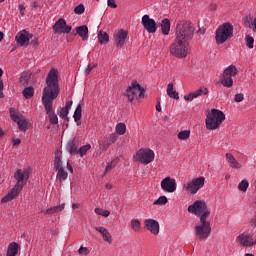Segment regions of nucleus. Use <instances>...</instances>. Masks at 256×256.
<instances>
[{
    "mask_svg": "<svg viewBox=\"0 0 256 256\" xmlns=\"http://www.w3.org/2000/svg\"><path fill=\"white\" fill-rule=\"evenodd\" d=\"M167 95L171 98V99H176L179 100V92L175 91V89L173 88V83H169L167 86Z\"/></svg>",
    "mask_w": 256,
    "mask_h": 256,
    "instance_id": "c756f323",
    "label": "nucleus"
},
{
    "mask_svg": "<svg viewBox=\"0 0 256 256\" xmlns=\"http://www.w3.org/2000/svg\"><path fill=\"white\" fill-rule=\"evenodd\" d=\"M76 35H79L82 41H87L89 39V28L87 25L76 27Z\"/></svg>",
    "mask_w": 256,
    "mask_h": 256,
    "instance_id": "b1692460",
    "label": "nucleus"
},
{
    "mask_svg": "<svg viewBox=\"0 0 256 256\" xmlns=\"http://www.w3.org/2000/svg\"><path fill=\"white\" fill-rule=\"evenodd\" d=\"M107 5H108V7H111L112 9H117V4L115 3V0H108Z\"/></svg>",
    "mask_w": 256,
    "mask_h": 256,
    "instance_id": "603ef678",
    "label": "nucleus"
},
{
    "mask_svg": "<svg viewBox=\"0 0 256 256\" xmlns=\"http://www.w3.org/2000/svg\"><path fill=\"white\" fill-rule=\"evenodd\" d=\"M204 186H205V178L198 177V178H194L191 181L185 183L183 185V189H184V191L191 193V195H196V193L200 189H203Z\"/></svg>",
    "mask_w": 256,
    "mask_h": 256,
    "instance_id": "f8f14e48",
    "label": "nucleus"
},
{
    "mask_svg": "<svg viewBox=\"0 0 256 256\" xmlns=\"http://www.w3.org/2000/svg\"><path fill=\"white\" fill-rule=\"evenodd\" d=\"M235 75H237V68L231 65L224 70L220 83H222L224 87H233V77H235Z\"/></svg>",
    "mask_w": 256,
    "mask_h": 256,
    "instance_id": "ddd939ff",
    "label": "nucleus"
},
{
    "mask_svg": "<svg viewBox=\"0 0 256 256\" xmlns=\"http://www.w3.org/2000/svg\"><path fill=\"white\" fill-rule=\"evenodd\" d=\"M237 241L242 247H253V245H256V237H253L251 234H240L237 237Z\"/></svg>",
    "mask_w": 256,
    "mask_h": 256,
    "instance_id": "f3484780",
    "label": "nucleus"
},
{
    "mask_svg": "<svg viewBox=\"0 0 256 256\" xmlns=\"http://www.w3.org/2000/svg\"><path fill=\"white\" fill-rule=\"evenodd\" d=\"M127 35H128L127 31L125 30H120L114 35V39L117 47H123V45H125Z\"/></svg>",
    "mask_w": 256,
    "mask_h": 256,
    "instance_id": "5701e85b",
    "label": "nucleus"
},
{
    "mask_svg": "<svg viewBox=\"0 0 256 256\" xmlns=\"http://www.w3.org/2000/svg\"><path fill=\"white\" fill-rule=\"evenodd\" d=\"M13 145H14V147L17 145H21V139H19V138L13 139Z\"/></svg>",
    "mask_w": 256,
    "mask_h": 256,
    "instance_id": "13d9d810",
    "label": "nucleus"
},
{
    "mask_svg": "<svg viewBox=\"0 0 256 256\" xmlns=\"http://www.w3.org/2000/svg\"><path fill=\"white\" fill-rule=\"evenodd\" d=\"M58 71L52 68L46 77V87L42 94V103L45 107V111L48 114L49 121L52 125L59 123V118L56 116L53 110V100L59 97L61 89L59 88Z\"/></svg>",
    "mask_w": 256,
    "mask_h": 256,
    "instance_id": "f257e3e1",
    "label": "nucleus"
},
{
    "mask_svg": "<svg viewBox=\"0 0 256 256\" xmlns=\"http://www.w3.org/2000/svg\"><path fill=\"white\" fill-rule=\"evenodd\" d=\"M119 139V135L117 133L110 134L107 138V144L111 147L113 143H115Z\"/></svg>",
    "mask_w": 256,
    "mask_h": 256,
    "instance_id": "4c0bfd02",
    "label": "nucleus"
},
{
    "mask_svg": "<svg viewBox=\"0 0 256 256\" xmlns=\"http://www.w3.org/2000/svg\"><path fill=\"white\" fill-rule=\"evenodd\" d=\"M188 213H193L200 217V219H207L211 215V211L207 208V203L202 200H196L188 207Z\"/></svg>",
    "mask_w": 256,
    "mask_h": 256,
    "instance_id": "0eeeda50",
    "label": "nucleus"
},
{
    "mask_svg": "<svg viewBox=\"0 0 256 256\" xmlns=\"http://www.w3.org/2000/svg\"><path fill=\"white\" fill-rule=\"evenodd\" d=\"M54 207V213H61V211H63V209H65V203L57 205V206H53Z\"/></svg>",
    "mask_w": 256,
    "mask_h": 256,
    "instance_id": "8fccbe9b",
    "label": "nucleus"
},
{
    "mask_svg": "<svg viewBox=\"0 0 256 256\" xmlns=\"http://www.w3.org/2000/svg\"><path fill=\"white\" fill-rule=\"evenodd\" d=\"M95 213L96 215H101L102 217H109V215H111L109 210H103L101 208H96Z\"/></svg>",
    "mask_w": 256,
    "mask_h": 256,
    "instance_id": "ea45409f",
    "label": "nucleus"
},
{
    "mask_svg": "<svg viewBox=\"0 0 256 256\" xmlns=\"http://www.w3.org/2000/svg\"><path fill=\"white\" fill-rule=\"evenodd\" d=\"M95 67H97V64H93V65L89 64L85 70L86 75H89V73H91V71H93V69H95Z\"/></svg>",
    "mask_w": 256,
    "mask_h": 256,
    "instance_id": "3c124183",
    "label": "nucleus"
},
{
    "mask_svg": "<svg viewBox=\"0 0 256 256\" xmlns=\"http://www.w3.org/2000/svg\"><path fill=\"white\" fill-rule=\"evenodd\" d=\"M167 196H160L153 205H167Z\"/></svg>",
    "mask_w": 256,
    "mask_h": 256,
    "instance_id": "a19ab883",
    "label": "nucleus"
},
{
    "mask_svg": "<svg viewBox=\"0 0 256 256\" xmlns=\"http://www.w3.org/2000/svg\"><path fill=\"white\" fill-rule=\"evenodd\" d=\"M82 113L83 109L81 108V104H78L73 115L75 123H79V121H81Z\"/></svg>",
    "mask_w": 256,
    "mask_h": 256,
    "instance_id": "72a5a7b5",
    "label": "nucleus"
},
{
    "mask_svg": "<svg viewBox=\"0 0 256 256\" xmlns=\"http://www.w3.org/2000/svg\"><path fill=\"white\" fill-rule=\"evenodd\" d=\"M4 37H5V34L0 31V41H3Z\"/></svg>",
    "mask_w": 256,
    "mask_h": 256,
    "instance_id": "e2e57ef3",
    "label": "nucleus"
},
{
    "mask_svg": "<svg viewBox=\"0 0 256 256\" xmlns=\"http://www.w3.org/2000/svg\"><path fill=\"white\" fill-rule=\"evenodd\" d=\"M74 13L76 15H83L85 13V6L83 4H79L74 8Z\"/></svg>",
    "mask_w": 256,
    "mask_h": 256,
    "instance_id": "79ce46f5",
    "label": "nucleus"
},
{
    "mask_svg": "<svg viewBox=\"0 0 256 256\" xmlns=\"http://www.w3.org/2000/svg\"><path fill=\"white\" fill-rule=\"evenodd\" d=\"M22 95H23V97H25V99H31V97H33V95H35V89L31 86L26 87L22 91Z\"/></svg>",
    "mask_w": 256,
    "mask_h": 256,
    "instance_id": "2f4dec72",
    "label": "nucleus"
},
{
    "mask_svg": "<svg viewBox=\"0 0 256 256\" xmlns=\"http://www.w3.org/2000/svg\"><path fill=\"white\" fill-rule=\"evenodd\" d=\"M201 95H209V89H207L205 86H202L198 90L185 95L184 99L185 101H193V99H197V97H201Z\"/></svg>",
    "mask_w": 256,
    "mask_h": 256,
    "instance_id": "aec40b11",
    "label": "nucleus"
},
{
    "mask_svg": "<svg viewBox=\"0 0 256 256\" xmlns=\"http://www.w3.org/2000/svg\"><path fill=\"white\" fill-rule=\"evenodd\" d=\"M191 135V132L189 130H184L178 133V139L181 141H186V139H189Z\"/></svg>",
    "mask_w": 256,
    "mask_h": 256,
    "instance_id": "e433bc0d",
    "label": "nucleus"
},
{
    "mask_svg": "<svg viewBox=\"0 0 256 256\" xmlns=\"http://www.w3.org/2000/svg\"><path fill=\"white\" fill-rule=\"evenodd\" d=\"M3 81H0V99H3Z\"/></svg>",
    "mask_w": 256,
    "mask_h": 256,
    "instance_id": "4d7b16f0",
    "label": "nucleus"
},
{
    "mask_svg": "<svg viewBox=\"0 0 256 256\" xmlns=\"http://www.w3.org/2000/svg\"><path fill=\"white\" fill-rule=\"evenodd\" d=\"M72 106H73V101H67L64 108H58L59 117H61L62 119H65V117L69 115V110L71 109Z\"/></svg>",
    "mask_w": 256,
    "mask_h": 256,
    "instance_id": "a878e982",
    "label": "nucleus"
},
{
    "mask_svg": "<svg viewBox=\"0 0 256 256\" xmlns=\"http://www.w3.org/2000/svg\"><path fill=\"white\" fill-rule=\"evenodd\" d=\"M195 235L200 241L211 235V222L207 221V218H200V224L195 226Z\"/></svg>",
    "mask_w": 256,
    "mask_h": 256,
    "instance_id": "1a4fd4ad",
    "label": "nucleus"
},
{
    "mask_svg": "<svg viewBox=\"0 0 256 256\" xmlns=\"http://www.w3.org/2000/svg\"><path fill=\"white\" fill-rule=\"evenodd\" d=\"M239 191L245 193L249 189V182L247 180H242L238 185Z\"/></svg>",
    "mask_w": 256,
    "mask_h": 256,
    "instance_id": "58836bf2",
    "label": "nucleus"
},
{
    "mask_svg": "<svg viewBox=\"0 0 256 256\" xmlns=\"http://www.w3.org/2000/svg\"><path fill=\"white\" fill-rule=\"evenodd\" d=\"M255 43V39L253 37L247 35L246 36V45L249 49H253V44Z\"/></svg>",
    "mask_w": 256,
    "mask_h": 256,
    "instance_id": "c03bdc74",
    "label": "nucleus"
},
{
    "mask_svg": "<svg viewBox=\"0 0 256 256\" xmlns=\"http://www.w3.org/2000/svg\"><path fill=\"white\" fill-rule=\"evenodd\" d=\"M226 159L233 169H241V163H238L237 159H235V156H233V154L226 153Z\"/></svg>",
    "mask_w": 256,
    "mask_h": 256,
    "instance_id": "bb28decb",
    "label": "nucleus"
},
{
    "mask_svg": "<svg viewBox=\"0 0 256 256\" xmlns=\"http://www.w3.org/2000/svg\"><path fill=\"white\" fill-rule=\"evenodd\" d=\"M95 230L98 231V233L102 234V237L106 243H113V237L111 236V233L107 228L105 227H95Z\"/></svg>",
    "mask_w": 256,
    "mask_h": 256,
    "instance_id": "393cba45",
    "label": "nucleus"
},
{
    "mask_svg": "<svg viewBox=\"0 0 256 256\" xmlns=\"http://www.w3.org/2000/svg\"><path fill=\"white\" fill-rule=\"evenodd\" d=\"M225 121V114L221 110L212 109L206 115V128L210 131L219 129L221 123Z\"/></svg>",
    "mask_w": 256,
    "mask_h": 256,
    "instance_id": "20e7f679",
    "label": "nucleus"
},
{
    "mask_svg": "<svg viewBox=\"0 0 256 256\" xmlns=\"http://www.w3.org/2000/svg\"><path fill=\"white\" fill-rule=\"evenodd\" d=\"M10 116L14 123H17L20 131H25L29 129V120L25 118L21 113L15 111V109H10Z\"/></svg>",
    "mask_w": 256,
    "mask_h": 256,
    "instance_id": "4468645a",
    "label": "nucleus"
},
{
    "mask_svg": "<svg viewBox=\"0 0 256 256\" xmlns=\"http://www.w3.org/2000/svg\"><path fill=\"white\" fill-rule=\"evenodd\" d=\"M230 37H233V25L231 23H224L216 30V43L218 45H223Z\"/></svg>",
    "mask_w": 256,
    "mask_h": 256,
    "instance_id": "6e6552de",
    "label": "nucleus"
},
{
    "mask_svg": "<svg viewBox=\"0 0 256 256\" xmlns=\"http://www.w3.org/2000/svg\"><path fill=\"white\" fill-rule=\"evenodd\" d=\"M18 9L20 11V15H22V17H25V6L22 4H19Z\"/></svg>",
    "mask_w": 256,
    "mask_h": 256,
    "instance_id": "6e6d98bb",
    "label": "nucleus"
},
{
    "mask_svg": "<svg viewBox=\"0 0 256 256\" xmlns=\"http://www.w3.org/2000/svg\"><path fill=\"white\" fill-rule=\"evenodd\" d=\"M39 7H41V6L39 5V3L37 1H35L33 4V9H39Z\"/></svg>",
    "mask_w": 256,
    "mask_h": 256,
    "instance_id": "680f3d73",
    "label": "nucleus"
},
{
    "mask_svg": "<svg viewBox=\"0 0 256 256\" xmlns=\"http://www.w3.org/2000/svg\"><path fill=\"white\" fill-rule=\"evenodd\" d=\"M14 179H16L15 186L2 198L1 203H9V201H13V199L23 191L25 183L29 180V170L23 171L22 169H18L14 173Z\"/></svg>",
    "mask_w": 256,
    "mask_h": 256,
    "instance_id": "f03ea898",
    "label": "nucleus"
},
{
    "mask_svg": "<svg viewBox=\"0 0 256 256\" xmlns=\"http://www.w3.org/2000/svg\"><path fill=\"white\" fill-rule=\"evenodd\" d=\"M142 25L148 33H156L157 32V23L155 22L154 19H151L149 17V15H144L142 17Z\"/></svg>",
    "mask_w": 256,
    "mask_h": 256,
    "instance_id": "a211bd4d",
    "label": "nucleus"
},
{
    "mask_svg": "<svg viewBox=\"0 0 256 256\" xmlns=\"http://www.w3.org/2000/svg\"><path fill=\"white\" fill-rule=\"evenodd\" d=\"M79 147V139L74 138L67 143L66 150L70 155H79Z\"/></svg>",
    "mask_w": 256,
    "mask_h": 256,
    "instance_id": "4be33fe9",
    "label": "nucleus"
},
{
    "mask_svg": "<svg viewBox=\"0 0 256 256\" xmlns=\"http://www.w3.org/2000/svg\"><path fill=\"white\" fill-rule=\"evenodd\" d=\"M71 26L67 25V22L65 19L60 18L58 21L55 22L53 26V31L54 33H57L58 35H63V34H69L71 33Z\"/></svg>",
    "mask_w": 256,
    "mask_h": 256,
    "instance_id": "2eb2a0df",
    "label": "nucleus"
},
{
    "mask_svg": "<svg viewBox=\"0 0 256 256\" xmlns=\"http://www.w3.org/2000/svg\"><path fill=\"white\" fill-rule=\"evenodd\" d=\"M154 159L155 152L149 148H141L134 156V161H140V163H144V165H149Z\"/></svg>",
    "mask_w": 256,
    "mask_h": 256,
    "instance_id": "9b49d317",
    "label": "nucleus"
},
{
    "mask_svg": "<svg viewBox=\"0 0 256 256\" xmlns=\"http://www.w3.org/2000/svg\"><path fill=\"white\" fill-rule=\"evenodd\" d=\"M161 29L163 35H169V32L171 31V21L167 18L163 19L161 22Z\"/></svg>",
    "mask_w": 256,
    "mask_h": 256,
    "instance_id": "c85d7f7f",
    "label": "nucleus"
},
{
    "mask_svg": "<svg viewBox=\"0 0 256 256\" xmlns=\"http://www.w3.org/2000/svg\"><path fill=\"white\" fill-rule=\"evenodd\" d=\"M3 135H5V133L3 132V128L0 127V137H3Z\"/></svg>",
    "mask_w": 256,
    "mask_h": 256,
    "instance_id": "774afa93",
    "label": "nucleus"
},
{
    "mask_svg": "<svg viewBox=\"0 0 256 256\" xmlns=\"http://www.w3.org/2000/svg\"><path fill=\"white\" fill-rule=\"evenodd\" d=\"M170 53L173 57L178 59H185L189 54V44L175 38L173 44L170 47Z\"/></svg>",
    "mask_w": 256,
    "mask_h": 256,
    "instance_id": "423d86ee",
    "label": "nucleus"
},
{
    "mask_svg": "<svg viewBox=\"0 0 256 256\" xmlns=\"http://www.w3.org/2000/svg\"><path fill=\"white\" fill-rule=\"evenodd\" d=\"M156 111L161 113V102H158V104L156 105Z\"/></svg>",
    "mask_w": 256,
    "mask_h": 256,
    "instance_id": "052dcab7",
    "label": "nucleus"
},
{
    "mask_svg": "<svg viewBox=\"0 0 256 256\" xmlns=\"http://www.w3.org/2000/svg\"><path fill=\"white\" fill-rule=\"evenodd\" d=\"M161 189L166 193H175L177 191V182L171 177H166L161 181Z\"/></svg>",
    "mask_w": 256,
    "mask_h": 256,
    "instance_id": "dca6fc26",
    "label": "nucleus"
},
{
    "mask_svg": "<svg viewBox=\"0 0 256 256\" xmlns=\"http://www.w3.org/2000/svg\"><path fill=\"white\" fill-rule=\"evenodd\" d=\"M124 97H127L130 103H133V101H139V99L145 97V89H143L139 83L132 82L124 92Z\"/></svg>",
    "mask_w": 256,
    "mask_h": 256,
    "instance_id": "39448f33",
    "label": "nucleus"
},
{
    "mask_svg": "<svg viewBox=\"0 0 256 256\" xmlns=\"http://www.w3.org/2000/svg\"><path fill=\"white\" fill-rule=\"evenodd\" d=\"M99 145L101 146L100 149H99L100 153L105 152V151L108 150L109 147H110V146H109L107 143H105V142H99Z\"/></svg>",
    "mask_w": 256,
    "mask_h": 256,
    "instance_id": "a18cd8bd",
    "label": "nucleus"
},
{
    "mask_svg": "<svg viewBox=\"0 0 256 256\" xmlns=\"http://www.w3.org/2000/svg\"><path fill=\"white\" fill-rule=\"evenodd\" d=\"M243 99H245V96L243 95V93H239L234 96V101L236 103H241V101H243Z\"/></svg>",
    "mask_w": 256,
    "mask_h": 256,
    "instance_id": "de8ad7c7",
    "label": "nucleus"
},
{
    "mask_svg": "<svg viewBox=\"0 0 256 256\" xmlns=\"http://www.w3.org/2000/svg\"><path fill=\"white\" fill-rule=\"evenodd\" d=\"M195 35V26L191 22H180L176 25V38L183 43H191Z\"/></svg>",
    "mask_w": 256,
    "mask_h": 256,
    "instance_id": "7ed1b4c3",
    "label": "nucleus"
},
{
    "mask_svg": "<svg viewBox=\"0 0 256 256\" xmlns=\"http://www.w3.org/2000/svg\"><path fill=\"white\" fill-rule=\"evenodd\" d=\"M31 39V45H33V47H39V41L37 40V37L33 36Z\"/></svg>",
    "mask_w": 256,
    "mask_h": 256,
    "instance_id": "864d4df0",
    "label": "nucleus"
},
{
    "mask_svg": "<svg viewBox=\"0 0 256 256\" xmlns=\"http://www.w3.org/2000/svg\"><path fill=\"white\" fill-rule=\"evenodd\" d=\"M78 253L79 255H89V248L81 246Z\"/></svg>",
    "mask_w": 256,
    "mask_h": 256,
    "instance_id": "49530a36",
    "label": "nucleus"
},
{
    "mask_svg": "<svg viewBox=\"0 0 256 256\" xmlns=\"http://www.w3.org/2000/svg\"><path fill=\"white\" fill-rule=\"evenodd\" d=\"M98 41L100 45H105L106 43H109V34L105 31H100L98 33Z\"/></svg>",
    "mask_w": 256,
    "mask_h": 256,
    "instance_id": "7c9ffc66",
    "label": "nucleus"
},
{
    "mask_svg": "<svg viewBox=\"0 0 256 256\" xmlns=\"http://www.w3.org/2000/svg\"><path fill=\"white\" fill-rule=\"evenodd\" d=\"M198 33H199L200 35H205V30L199 29V30H198Z\"/></svg>",
    "mask_w": 256,
    "mask_h": 256,
    "instance_id": "0e129e2a",
    "label": "nucleus"
},
{
    "mask_svg": "<svg viewBox=\"0 0 256 256\" xmlns=\"http://www.w3.org/2000/svg\"><path fill=\"white\" fill-rule=\"evenodd\" d=\"M72 209H79V204H72Z\"/></svg>",
    "mask_w": 256,
    "mask_h": 256,
    "instance_id": "69168bd1",
    "label": "nucleus"
},
{
    "mask_svg": "<svg viewBox=\"0 0 256 256\" xmlns=\"http://www.w3.org/2000/svg\"><path fill=\"white\" fill-rule=\"evenodd\" d=\"M41 213L43 215H53V213H55V208L51 207V208H48L46 210H42Z\"/></svg>",
    "mask_w": 256,
    "mask_h": 256,
    "instance_id": "09e8293b",
    "label": "nucleus"
},
{
    "mask_svg": "<svg viewBox=\"0 0 256 256\" xmlns=\"http://www.w3.org/2000/svg\"><path fill=\"white\" fill-rule=\"evenodd\" d=\"M17 253H19V244L17 242H11L8 245L6 256H17Z\"/></svg>",
    "mask_w": 256,
    "mask_h": 256,
    "instance_id": "cd10ccee",
    "label": "nucleus"
},
{
    "mask_svg": "<svg viewBox=\"0 0 256 256\" xmlns=\"http://www.w3.org/2000/svg\"><path fill=\"white\" fill-rule=\"evenodd\" d=\"M130 227L132 231L139 233V231H141V222L137 219H132L130 222Z\"/></svg>",
    "mask_w": 256,
    "mask_h": 256,
    "instance_id": "473e14b6",
    "label": "nucleus"
},
{
    "mask_svg": "<svg viewBox=\"0 0 256 256\" xmlns=\"http://www.w3.org/2000/svg\"><path fill=\"white\" fill-rule=\"evenodd\" d=\"M27 81H29V76L24 75L20 77V83H22L23 85H27Z\"/></svg>",
    "mask_w": 256,
    "mask_h": 256,
    "instance_id": "5fc2aeb1",
    "label": "nucleus"
},
{
    "mask_svg": "<svg viewBox=\"0 0 256 256\" xmlns=\"http://www.w3.org/2000/svg\"><path fill=\"white\" fill-rule=\"evenodd\" d=\"M127 131V125L125 123H118L116 125V135H125Z\"/></svg>",
    "mask_w": 256,
    "mask_h": 256,
    "instance_id": "f704fd0d",
    "label": "nucleus"
},
{
    "mask_svg": "<svg viewBox=\"0 0 256 256\" xmlns=\"http://www.w3.org/2000/svg\"><path fill=\"white\" fill-rule=\"evenodd\" d=\"M89 149H91L90 144H86L84 146H81L80 148H78V155H80V157H83L84 155L87 154V151H89Z\"/></svg>",
    "mask_w": 256,
    "mask_h": 256,
    "instance_id": "c9c22d12",
    "label": "nucleus"
},
{
    "mask_svg": "<svg viewBox=\"0 0 256 256\" xmlns=\"http://www.w3.org/2000/svg\"><path fill=\"white\" fill-rule=\"evenodd\" d=\"M106 189L111 190L113 189V186L111 184H106Z\"/></svg>",
    "mask_w": 256,
    "mask_h": 256,
    "instance_id": "338daca9",
    "label": "nucleus"
},
{
    "mask_svg": "<svg viewBox=\"0 0 256 256\" xmlns=\"http://www.w3.org/2000/svg\"><path fill=\"white\" fill-rule=\"evenodd\" d=\"M62 155L63 153L60 150L55 152L54 169L57 171L56 177L59 181H67L69 174L65 171V168H63V160L61 159Z\"/></svg>",
    "mask_w": 256,
    "mask_h": 256,
    "instance_id": "9d476101",
    "label": "nucleus"
},
{
    "mask_svg": "<svg viewBox=\"0 0 256 256\" xmlns=\"http://www.w3.org/2000/svg\"><path fill=\"white\" fill-rule=\"evenodd\" d=\"M145 228L152 233V235H159V222L155 219H146L144 221Z\"/></svg>",
    "mask_w": 256,
    "mask_h": 256,
    "instance_id": "412c9836",
    "label": "nucleus"
},
{
    "mask_svg": "<svg viewBox=\"0 0 256 256\" xmlns=\"http://www.w3.org/2000/svg\"><path fill=\"white\" fill-rule=\"evenodd\" d=\"M67 169L70 171V173H73V166H71V163L67 162Z\"/></svg>",
    "mask_w": 256,
    "mask_h": 256,
    "instance_id": "bf43d9fd",
    "label": "nucleus"
},
{
    "mask_svg": "<svg viewBox=\"0 0 256 256\" xmlns=\"http://www.w3.org/2000/svg\"><path fill=\"white\" fill-rule=\"evenodd\" d=\"M115 165H117V160H112L111 163H108L104 172V175H107L111 169H114Z\"/></svg>",
    "mask_w": 256,
    "mask_h": 256,
    "instance_id": "37998d69",
    "label": "nucleus"
},
{
    "mask_svg": "<svg viewBox=\"0 0 256 256\" xmlns=\"http://www.w3.org/2000/svg\"><path fill=\"white\" fill-rule=\"evenodd\" d=\"M31 39H33V34H29L26 30L20 31L15 37V40L21 47L29 45V41H31Z\"/></svg>",
    "mask_w": 256,
    "mask_h": 256,
    "instance_id": "6ab92c4d",
    "label": "nucleus"
}]
</instances>
